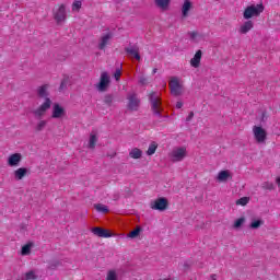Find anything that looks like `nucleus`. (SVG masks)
Masks as SVG:
<instances>
[{"label": "nucleus", "instance_id": "obj_1", "mask_svg": "<svg viewBox=\"0 0 280 280\" xmlns=\"http://www.w3.org/2000/svg\"><path fill=\"white\" fill-rule=\"evenodd\" d=\"M49 85L45 84L37 89V95L38 97H45V101L33 110V115L36 117H45L47 115V110L51 108V98L49 97Z\"/></svg>", "mask_w": 280, "mask_h": 280}, {"label": "nucleus", "instance_id": "obj_2", "mask_svg": "<svg viewBox=\"0 0 280 280\" xmlns=\"http://www.w3.org/2000/svg\"><path fill=\"white\" fill-rule=\"evenodd\" d=\"M168 89L172 95L180 97V95L185 93V83L183 82V79L178 77H171L168 81Z\"/></svg>", "mask_w": 280, "mask_h": 280}, {"label": "nucleus", "instance_id": "obj_3", "mask_svg": "<svg viewBox=\"0 0 280 280\" xmlns=\"http://www.w3.org/2000/svg\"><path fill=\"white\" fill-rule=\"evenodd\" d=\"M188 156L187 147H174L168 153L171 163H180Z\"/></svg>", "mask_w": 280, "mask_h": 280}, {"label": "nucleus", "instance_id": "obj_4", "mask_svg": "<svg viewBox=\"0 0 280 280\" xmlns=\"http://www.w3.org/2000/svg\"><path fill=\"white\" fill-rule=\"evenodd\" d=\"M264 10V3L247 5L243 12V19L248 21L249 19L260 16Z\"/></svg>", "mask_w": 280, "mask_h": 280}, {"label": "nucleus", "instance_id": "obj_5", "mask_svg": "<svg viewBox=\"0 0 280 280\" xmlns=\"http://www.w3.org/2000/svg\"><path fill=\"white\" fill-rule=\"evenodd\" d=\"M252 132L256 143L264 144L268 140V131L259 125L253 126Z\"/></svg>", "mask_w": 280, "mask_h": 280}, {"label": "nucleus", "instance_id": "obj_6", "mask_svg": "<svg viewBox=\"0 0 280 280\" xmlns=\"http://www.w3.org/2000/svg\"><path fill=\"white\" fill-rule=\"evenodd\" d=\"M149 97L153 115H155V117H161V113H163V107H161V96H159L156 92H152Z\"/></svg>", "mask_w": 280, "mask_h": 280}, {"label": "nucleus", "instance_id": "obj_7", "mask_svg": "<svg viewBox=\"0 0 280 280\" xmlns=\"http://www.w3.org/2000/svg\"><path fill=\"white\" fill-rule=\"evenodd\" d=\"M52 16L58 25L67 21V4H59L52 10Z\"/></svg>", "mask_w": 280, "mask_h": 280}, {"label": "nucleus", "instance_id": "obj_8", "mask_svg": "<svg viewBox=\"0 0 280 280\" xmlns=\"http://www.w3.org/2000/svg\"><path fill=\"white\" fill-rule=\"evenodd\" d=\"M108 84H110V75H108V72H102L100 83L96 85L97 91L104 93L107 91Z\"/></svg>", "mask_w": 280, "mask_h": 280}, {"label": "nucleus", "instance_id": "obj_9", "mask_svg": "<svg viewBox=\"0 0 280 280\" xmlns=\"http://www.w3.org/2000/svg\"><path fill=\"white\" fill-rule=\"evenodd\" d=\"M168 201L161 197L150 203V208L154 211H165L167 209Z\"/></svg>", "mask_w": 280, "mask_h": 280}, {"label": "nucleus", "instance_id": "obj_10", "mask_svg": "<svg viewBox=\"0 0 280 280\" xmlns=\"http://www.w3.org/2000/svg\"><path fill=\"white\" fill-rule=\"evenodd\" d=\"M127 100H128L127 108L129 110H139L141 101L139 100V97H137L135 93L128 94Z\"/></svg>", "mask_w": 280, "mask_h": 280}, {"label": "nucleus", "instance_id": "obj_11", "mask_svg": "<svg viewBox=\"0 0 280 280\" xmlns=\"http://www.w3.org/2000/svg\"><path fill=\"white\" fill-rule=\"evenodd\" d=\"M217 183H229L233 180V172L231 170H222L215 176Z\"/></svg>", "mask_w": 280, "mask_h": 280}, {"label": "nucleus", "instance_id": "obj_12", "mask_svg": "<svg viewBox=\"0 0 280 280\" xmlns=\"http://www.w3.org/2000/svg\"><path fill=\"white\" fill-rule=\"evenodd\" d=\"M21 161H23V155L21 153H13L8 156L7 165H9V167H19Z\"/></svg>", "mask_w": 280, "mask_h": 280}, {"label": "nucleus", "instance_id": "obj_13", "mask_svg": "<svg viewBox=\"0 0 280 280\" xmlns=\"http://www.w3.org/2000/svg\"><path fill=\"white\" fill-rule=\"evenodd\" d=\"M67 115L65 107L60 106V104L56 103L52 106L51 119H62Z\"/></svg>", "mask_w": 280, "mask_h": 280}, {"label": "nucleus", "instance_id": "obj_14", "mask_svg": "<svg viewBox=\"0 0 280 280\" xmlns=\"http://www.w3.org/2000/svg\"><path fill=\"white\" fill-rule=\"evenodd\" d=\"M91 231L96 237H113V233L104 228L95 226L92 228Z\"/></svg>", "mask_w": 280, "mask_h": 280}, {"label": "nucleus", "instance_id": "obj_15", "mask_svg": "<svg viewBox=\"0 0 280 280\" xmlns=\"http://www.w3.org/2000/svg\"><path fill=\"white\" fill-rule=\"evenodd\" d=\"M192 8H194V4L191 3V0H185L182 5V19H187Z\"/></svg>", "mask_w": 280, "mask_h": 280}, {"label": "nucleus", "instance_id": "obj_16", "mask_svg": "<svg viewBox=\"0 0 280 280\" xmlns=\"http://www.w3.org/2000/svg\"><path fill=\"white\" fill-rule=\"evenodd\" d=\"M202 60V50H197L195 56L190 59V67L194 69H198L200 67V62Z\"/></svg>", "mask_w": 280, "mask_h": 280}, {"label": "nucleus", "instance_id": "obj_17", "mask_svg": "<svg viewBox=\"0 0 280 280\" xmlns=\"http://www.w3.org/2000/svg\"><path fill=\"white\" fill-rule=\"evenodd\" d=\"M25 176H27V168H25V167L16 168L13 172L14 180H23L25 178Z\"/></svg>", "mask_w": 280, "mask_h": 280}, {"label": "nucleus", "instance_id": "obj_18", "mask_svg": "<svg viewBox=\"0 0 280 280\" xmlns=\"http://www.w3.org/2000/svg\"><path fill=\"white\" fill-rule=\"evenodd\" d=\"M110 38H113L110 33L103 35L98 42V49H106V46L110 43Z\"/></svg>", "mask_w": 280, "mask_h": 280}, {"label": "nucleus", "instance_id": "obj_19", "mask_svg": "<svg viewBox=\"0 0 280 280\" xmlns=\"http://www.w3.org/2000/svg\"><path fill=\"white\" fill-rule=\"evenodd\" d=\"M126 52L128 54V56H131V58H136L138 61L141 60V55H139V47L137 46L127 47Z\"/></svg>", "mask_w": 280, "mask_h": 280}, {"label": "nucleus", "instance_id": "obj_20", "mask_svg": "<svg viewBox=\"0 0 280 280\" xmlns=\"http://www.w3.org/2000/svg\"><path fill=\"white\" fill-rule=\"evenodd\" d=\"M188 36L191 40V43H202L205 40V35L201 33H198L196 31L188 33Z\"/></svg>", "mask_w": 280, "mask_h": 280}, {"label": "nucleus", "instance_id": "obj_21", "mask_svg": "<svg viewBox=\"0 0 280 280\" xmlns=\"http://www.w3.org/2000/svg\"><path fill=\"white\" fill-rule=\"evenodd\" d=\"M253 27H255V24L253 23V21L248 20L244 24L241 25L238 32H240V34H248V32H250V30H253Z\"/></svg>", "mask_w": 280, "mask_h": 280}, {"label": "nucleus", "instance_id": "obj_22", "mask_svg": "<svg viewBox=\"0 0 280 280\" xmlns=\"http://www.w3.org/2000/svg\"><path fill=\"white\" fill-rule=\"evenodd\" d=\"M170 3H172V0H155V5L162 12H166V10H170Z\"/></svg>", "mask_w": 280, "mask_h": 280}, {"label": "nucleus", "instance_id": "obj_23", "mask_svg": "<svg viewBox=\"0 0 280 280\" xmlns=\"http://www.w3.org/2000/svg\"><path fill=\"white\" fill-rule=\"evenodd\" d=\"M97 140H98L97 133L91 132L89 142H88V148L90 150H95V145H97Z\"/></svg>", "mask_w": 280, "mask_h": 280}, {"label": "nucleus", "instance_id": "obj_24", "mask_svg": "<svg viewBox=\"0 0 280 280\" xmlns=\"http://www.w3.org/2000/svg\"><path fill=\"white\" fill-rule=\"evenodd\" d=\"M105 280H119V270L117 269L107 270Z\"/></svg>", "mask_w": 280, "mask_h": 280}, {"label": "nucleus", "instance_id": "obj_25", "mask_svg": "<svg viewBox=\"0 0 280 280\" xmlns=\"http://www.w3.org/2000/svg\"><path fill=\"white\" fill-rule=\"evenodd\" d=\"M129 156L130 159H141V156H143V151H141L139 148H133L129 152Z\"/></svg>", "mask_w": 280, "mask_h": 280}, {"label": "nucleus", "instance_id": "obj_26", "mask_svg": "<svg viewBox=\"0 0 280 280\" xmlns=\"http://www.w3.org/2000/svg\"><path fill=\"white\" fill-rule=\"evenodd\" d=\"M158 149H159V143H156L155 141L151 142L147 150V155L152 156L153 154L156 153Z\"/></svg>", "mask_w": 280, "mask_h": 280}, {"label": "nucleus", "instance_id": "obj_27", "mask_svg": "<svg viewBox=\"0 0 280 280\" xmlns=\"http://www.w3.org/2000/svg\"><path fill=\"white\" fill-rule=\"evenodd\" d=\"M260 226H264V220L261 219H253L249 224V229H253V230H257Z\"/></svg>", "mask_w": 280, "mask_h": 280}, {"label": "nucleus", "instance_id": "obj_28", "mask_svg": "<svg viewBox=\"0 0 280 280\" xmlns=\"http://www.w3.org/2000/svg\"><path fill=\"white\" fill-rule=\"evenodd\" d=\"M141 235V226H137L133 231L129 232L127 234V237H130L131 240H135Z\"/></svg>", "mask_w": 280, "mask_h": 280}, {"label": "nucleus", "instance_id": "obj_29", "mask_svg": "<svg viewBox=\"0 0 280 280\" xmlns=\"http://www.w3.org/2000/svg\"><path fill=\"white\" fill-rule=\"evenodd\" d=\"M246 223V218L242 217L234 221L233 229H242V225Z\"/></svg>", "mask_w": 280, "mask_h": 280}, {"label": "nucleus", "instance_id": "obj_30", "mask_svg": "<svg viewBox=\"0 0 280 280\" xmlns=\"http://www.w3.org/2000/svg\"><path fill=\"white\" fill-rule=\"evenodd\" d=\"M94 208L96 209V211H98V213H108V206L106 205L96 203L94 205Z\"/></svg>", "mask_w": 280, "mask_h": 280}, {"label": "nucleus", "instance_id": "obj_31", "mask_svg": "<svg viewBox=\"0 0 280 280\" xmlns=\"http://www.w3.org/2000/svg\"><path fill=\"white\" fill-rule=\"evenodd\" d=\"M32 246H34V244L32 243H27L26 245H24L22 247L21 255L23 256L30 255V253H32Z\"/></svg>", "mask_w": 280, "mask_h": 280}, {"label": "nucleus", "instance_id": "obj_32", "mask_svg": "<svg viewBox=\"0 0 280 280\" xmlns=\"http://www.w3.org/2000/svg\"><path fill=\"white\" fill-rule=\"evenodd\" d=\"M25 279L26 280H36L38 279V272L36 270H31L25 273Z\"/></svg>", "mask_w": 280, "mask_h": 280}, {"label": "nucleus", "instance_id": "obj_33", "mask_svg": "<svg viewBox=\"0 0 280 280\" xmlns=\"http://www.w3.org/2000/svg\"><path fill=\"white\" fill-rule=\"evenodd\" d=\"M44 128H47V120H39L35 126L37 132H43Z\"/></svg>", "mask_w": 280, "mask_h": 280}, {"label": "nucleus", "instance_id": "obj_34", "mask_svg": "<svg viewBox=\"0 0 280 280\" xmlns=\"http://www.w3.org/2000/svg\"><path fill=\"white\" fill-rule=\"evenodd\" d=\"M82 10V1L74 0L72 3V12H80Z\"/></svg>", "mask_w": 280, "mask_h": 280}, {"label": "nucleus", "instance_id": "obj_35", "mask_svg": "<svg viewBox=\"0 0 280 280\" xmlns=\"http://www.w3.org/2000/svg\"><path fill=\"white\" fill-rule=\"evenodd\" d=\"M261 188L267 191H272V190H275V184L271 182H265L261 184Z\"/></svg>", "mask_w": 280, "mask_h": 280}, {"label": "nucleus", "instance_id": "obj_36", "mask_svg": "<svg viewBox=\"0 0 280 280\" xmlns=\"http://www.w3.org/2000/svg\"><path fill=\"white\" fill-rule=\"evenodd\" d=\"M250 202V199L248 197H243L236 201V205H241V207H246Z\"/></svg>", "mask_w": 280, "mask_h": 280}, {"label": "nucleus", "instance_id": "obj_37", "mask_svg": "<svg viewBox=\"0 0 280 280\" xmlns=\"http://www.w3.org/2000/svg\"><path fill=\"white\" fill-rule=\"evenodd\" d=\"M67 84H69V77H65L62 79L59 91H65V89H67Z\"/></svg>", "mask_w": 280, "mask_h": 280}, {"label": "nucleus", "instance_id": "obj_38", "mask_svg": "<svg viewBox=\"0 0 280 280\" xmlns=\"http://www.w3.org/2000/svg\"><path fill=\"white\" fill-rule=\"evenodd\" d=\"M58 266H60V261L54 260V261L49 262L48 269L49 270H56V268H58Z\"/></svg>", "mask_w": 280, "mask_h": 280}, {"label": "nucleus", "instance_id": "obj_39", "mask_svg": "<svg viewBox=\"0 0 280 280\" xmlns=\"http://www.w3.org/2000/svg\"><path fill=\"white\" fill-rule=\"evenodd\" d=\"M104 102L107 106H110L113 104V95H106Z\"/></svg>", "mask_w": 280, "mask_h": 280}, {"label": "nucleus", "instance_id": "obj_40", "mask_svg": "<svg viewBox=\"0 0 280 280\" xmlns=\"http://www.w3.org/2000/svg\"><path fill=\"white\" fill-rule=\"evenodd\" d=\"M114 78L117 82H119V78H121V69H117L114 73Z\"/></svg>", "mask_w": 280, "mask_h": 280}, {"label": "nucleus", "instance_id": "obj_41", "mask_svg": "<svg viewBox=\"0 0 280 280\" xmlns=\"http://www.w3.org/2000/svg\"><path fill=\"white\" fill-rule=\"evenodd\" d=\"M139 83L142 84V86H144V84H148V79L145 77H140Z\"/></svg>", "mask_w": 280, "mask_h": 280}, {"label": "nucleus", "instance_id": "obj_42", "mask_svg": "<svg viewBox=\"0 0 280 280\" xmlns=\"http://www.w3.org/2000/svg\"><path fill=\"white\" fill-rule=\"evenodd\" d=\"M194 119V112H190L188 117L186 118V121H191Z\"/></svg>", "mask_w": 280, "mask_h": 280}, {"label": "nucleus", "instance_id": "obj_43", "mask_svg": "<svg viewBox=\"0 0 280 280\" xmlns=\"http://www.w3.org/2000/svg\"><path fill=\"white\" fill-rule=\"evenodd\" d=\"M176 108H183V102L182 101H178L176 103Z\"/></svg>", "mask_w": 280, "mask_h": 280}, {"label": "nucleus", "instance_id": "obj_44", "mask_svg": "<svg viewBox=\"0 0 280 280\" xmlns=\"http://www.w3.org/2000/svg\"><path fill=\"white\" fill-rule=\"evenodd\" d=\"M210 279H211V280H218V276H217V275H211V276H210Z\"/></svg>", "mask_w": 280, "mask_h": 280}, {"label": "nucleus", "instance_id": "obj_45", "mask_svg": "<svg viewBox=\"0 0 280 280\" xmlns=\"http://www.w3.org/2000/svg\"><path fill=\"white\" fill-rule=\"evenodd\" d=\"M276 184L280 187V176L276 178Z\"/></svg>", "mask_w": 280, "mask_h": 280}, {"label": "nucleus", "instance_id": "obj_46", "mask_svg": "<svg viewBox=\"0 0 280 280\" xmlns=\"http://www.w3.org/2000/svg\"><path fill=\"white\" fill-rule=\"evenodd\" d=\"M159 280H174L173 278H160Z\"/></svg>", "mask_w": 280, "mask_h": 280}, {"label": "nucleus", "instance_id": "obj_47", "mask_svg": "<svg viewBox=\"0 0 280 280\" xmlns=\"http://www.w3.org/2000/svg\"><path fill=\"white\" fill-rule=\"evenodd\" d=\"M156 71H158V69H156V68H154V69H153V71H152V73L154 74V73H156Z\"/></svg>", "mask_w": 280, "mask_h": 280}]
</instances>
